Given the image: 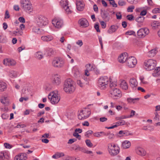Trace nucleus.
<instances>
[{"label": "nucleus", "mask_w": 160, "mask_h": 160, "mask_svg": "<svg viewBox=\"0 0 160 160\" xmlns=\"http://www.w3.org/2000/svg\"><path fill=\"white\" fill-rule=\"evenodd\" d=\"M6 88V84L3 82H0V91H3Z\"/></svg>", "instance_id": "obj_33"}, {"label": "nucleus", "mask_w": 160, "mask_h": 160, "mask_svg": "<svg viewBox=\"0 0 160 160\" xmlns=\"http://www.w3.org/2000/svg\"><path fill=\"white\" fill-rule=\"evenodd\" d=\"M149 31L147 28H142L139 29L137 32V35L140 38H143L148 35Z\"/></svg>", "instance_id": "obj_13"}, {"label": "nucleus", "mask_w": 160, "mask_h": 160, "mask_svg": "<svg viewBox=\"0 0 160 160\" xmlns=\"http://www.w3.org/2000/svg\"><path fill=\"white\" fill-rule=\"evenodd\" d=\"M75 88L74 82L71 79L68 78L65 81L63 90L67 93H72L75 91Z\"/></svg>", "instance_id": "obj_1"}, {"label": "nucleus", "mask_w": 160, "mask_h": 160, "mask_svg": "<svg viewBox=\"0 0 160 160\" xmlns=\"http://www.w3.org/2000/svg\"><path fill=\"white\" fill-rule=\"evenodd\" d=\"M37 24L40 27L45 26L48 24V20L44 16L40 15L38 16L36 19Z\"/></svg>", "instance_id": "obj_6"}, {"label": "nucleus", "mask_w": 160, "mask_h": 160, "mask_svg": "<svg viewBox=\"0 0 160 160\" xmlns=\"http://www.w3.org/2000/svg\"><path fill=\"white\" fill-rule=\"evenodd\" d=\"M76 141L77 139L75 138L70 139L68 140V143L69 144H71Z\"/></svg>", "instance_id": "obj_60"}, {"label": "nucleus", "mask_w": 160, "mask_h": 160, "mask_svg": "<svg viewBox=\"0 0 160 160\" xmlns=\"http://www.w3.org/2000/svg\"><path fill=\"white\" fill-rule=\"evenodd\" d=\"M53 25L56 28H60L63 25V20L59 18H55L52 21Z\"/></svg>", "instance_id": "obj_11"}, {"label": "nucleus", "mask_w": 160, "mask_h": 160, "mask_svg": "<svg viewBox=\"0 0 160 160\" xmlns=\"http://www.w3.org/2000/svg\"><path fill=\"white\" fill-rule=\"evenodd\" d=\"M158 51V48H155L148 52V55L150 57H153L155 55Z\"/></svg>", "instance_id": "obj_27"}, {"label": "nucleus", "mask_w": 160, "mask_h": 160, "mask_svg": "<svg viewBox=\"0 0 160 160\" xmlns=\"http://www.w3.org/2000/svg\"><path fill=\"white\" fill-rule=\"evenodd\" d=\"M72 72L75 77H79L80 74V72L79 69L76 67H74L72 69Z\"/></svg>", "instance_id": "obj_28"}, {"label": "nucleus", "mask_w": 160, "mask_h": 160, "mask_svg": "<svg viewBox=\"0 0 160 160\" xmlns=\"http://www.w3.org/2000/svg\"><path fill=\"white\" fill-rule=\"evenodd\" d=\"M127 18L128 20L130 21H132L134 19V17L132 14L127 15Z\"/></svg>", "instance_id": "obj_57"}, {"label": "nucleus", "mask_w": 160, "mask_h": 160, "mask_svg": "<svg viewBox=\"0 0 160 160\" xmlns=\"http://www.w3.org/2000/svg\"><path fill=\"white\" fill-rule=\"evenodd\" d=\"M156 62L153 59H150L145 60L144 63V68L148 71L153 70L156 66Z\"/></svg>", "instance_id": "obj_4"}, {"label": "nucleus", "mask_w": 160, "mask_h": 160, "mask_svg": "<svg viewBox=\"0 0 160 160\" xmlns=\"http://www.w3.org/2000/svg\"><path fill=\"white\" fill-rule=\"evenodd\" d=\"M78 118L79 119L82 120L86 119V118L83 115V114L81 110L80 111V112L78 116Z\"/></svg>", "instance_id": "obj_44"}, {"label": "nucleus", "mask_w": 160, "mask_h": 160, "mask_svg": "<svg viewBox=\"0 0 160 160\" xmlns=\"http://www.w3.org/2000/svg\"><path fill=\"white\" fill-rule=\"evenodd\" d=\"M76 4L78 11H82L83 10L84 4L82 0H76Z\"/></svg>", "instance_id": "obj_16"}, {"label": "nucleus", "mask_w": 160, "mask_h": 160, "mask_svg": "<svg viewBox=\"0 0 160 160\" xmlns=\"http://www.w3.org/2000/svg\"><path fill=\"white\" fill-rule=\"evenodd\" d=\"M4 146L5 148L8 149H10L13 147V146L10 144L8 143H4Z\"/></svg>", "instance_id": "obj_49"}, {"label": "nucleus", "mask_w": 160, "mask_h": 160, "mask_svg": "<svg viewBox=\"0 0 160 160\" xmlns=\"http://www.w3.org/2000/svg\"><path fill=\"white\" fill-rule=\"evenodd\" d=\"M27 158L25 153H21L16 156L14 158V160H26Z\"/></svg>", "instance_id": "obj_21"}, {"label": "nucleus", "mask_w": 160, "mask_h": 160, "mask_svg": "<svg viewBox=\"0 0 160 160\" xmlns=\"http://www.w3.org/2000/svg\"><path fill=\"white\" fill-rule=\"evenodd\" d=\"M60 3L67 14H70L72 12V8L68 6V0H62L60 2Z\"/></svg>", "instance_id": "obj_10"}, {"label": "nucleus", "mask_w": 160, "mask_h": 160, "mask_svg": "<svg viewBox=\"0 0 160 160\" xmlns=\"http://www.w3.org/2000/svg\"><path fill=\"white\" fill-rule=\"evenodd\" d=\"M130 86L133 90H135L138 85V82L136 79L134 78H130L129 81Z\"/></svg>", "instance_id": "obj_17"}, {"label": "nucleus", "mask_w": 160, "mask_h": 160, "mask_svg": "<svg viewBox=\"0 0 160 160\" xmlns=\"http://www.w3.org/2000/svg\"><path fill=\"white\" fill-rule=\"evenodd\" d=\"M7 157H8V156L6 152H0V160H3L4 158H7Z\"/></svg>", "instance_id": "obj_36"}, {"label": "nucleus", "mask_w": 160, "mask_h": 160, "mask_svg": "<svg viewBox=\"0 0 160 160\" xmlns=\"http://www.w3.org/2000/svg\"><path fill=\"white\" fill-rule=\"evenodd\" d=\"M28 99V97H21L19 100V101L21 102H22L23 100L27 101Z\"/></svg>", "instance_id": "obj_55"}, {"label": "nucleus", "mask_w": 160, "mask_h": 160, "mask_svg": "<svg viewBox=\"0 0 160 160\" xmlns=\"http://www.w3.org/2000/svg\"><path fill=\"white\" fill-rule=\"evenodd\" d=\"M151 26L153 28H158L160 26V22L157 21H154L151 23Z\"/></svg>", "instance_id": "obj_34"}, {"label": "nucleus", "mask_w": 160, "mask_h": 160, "mask_svg": "<svg viewBox=\"0 0 160 160\" xmlns=\"http://www.w3.org/2000/svg\"><path fill=\"white\" fill-rule=\"evenodd\" d=\"M101 16L102 18L104 19H107L108 16V13L105 11H103L102 10H101Z\"/></svg>", "instance_id": "obj_37"}, {"label": "nucleus", "mask_w": 160, "mask_h": 160, "mask_svg": "<svg viewBox=\"0 0 160 160\" xmlns=\"http://www.w3.org/2000/svg\"><path fill=\"white\" fill-rule=\"evenodd\" d=\"M64 154L63 152H57L52 156L53 158L57 159L60 157L64 156Z\"/></svg>", "instance_id": "obj_35"}, {"label": "nucleus", "mask_w": 160, "mask_h": 160, "mask_svg": "<svg viewBox=\"0 0 160 160\" xmlns=\"http://www.w3.org/2000/svg\"><path fill=\"white\" fill-rule=\"evenodd\" d=\"M79 23L83 27H87L89 25L88 21L85 18H82L79 20Z\"/></svg>", "instance_id": "obj_22"}, {"label": "nucleus", "mask_w": 160, "mask_h": 160, "mask_svg": "<svg viewBox=\"0 0 160 160\" xmlns=\"http://www.w3.org/2000/svg\"><path fill=\"white\" fill-rule=\"evenodd\" d=\"M108 138L109 139L113 138L114 137V135L113 133H111L110 132H108Z\"/></svg>", "instance_id": "obj_61"}, {"label": "nucleus", "mask_w": 160, "mask_h": 160, "mask_svg": "<svg viewBox=\"0 0 160 160\" xmlns=\"http://www.w3.org/2000/svg\"><path fill=\"white\" fill-rule=\"evenodd\" d=\"M145 19L143 16H140L136 18V21L138 23H143Z\"/></svg>", "instance_id": "obj_40"}, {"label": "nucleus", "mask_w": 160, "mask_h": 160, "mask_svg": "<svg viewBox=\"0 0 160 160\" xmlns=\"http://www.w3.org/2000/svg\"><path fill=\"white\" fill-rule=\"evenodd\" d=\"M110 87L111 89H112L114 88H118L116 82H111L110 81Z\"/></svg>", "instance_id": "obj_43"}, {"label": "nucleus", "mask_w": 160, "mask_h": 160, "mask_svg": "<svg viewBox=\"0 0 160 160\" xmlns=\"http://www.w3.org/2000/svg\"><path fill=\"white\" fill-rule=\"evenodd\" d=\"M135 111L133 110H132L131 111L130 115L128 116V118H132L135 115Z\"/></svg>", "instance_id": "obj_64"}, {"label": "nucleus", "mask_w": 160, "mask_h": 160, "mask_svg": "<svg viewBox=\"0 0 160 160\" xmlns=\"http://www.w3.org/2000/svg\"><path fill=\"white\" fill-rule=\"evenodd\" d=\"M139 78L142 83L144 84L147 83V82L145 80L143 76H140Z\"/></svg>", "instance_id": "obj_45"}, {"label": "nucleus", "mask_w": 160, "mask_h": 160, "mask_svg": "<svg viewBox=\"0 0 160 160\" xmlns=\"http://www.w3.org/2000/svg\"><path fill=\"white\" fill-rule=\"evenodd\" d=\"M46 54L48 56L54 54L56 52V51L54 49L52 48H48L46 50Z\"/></svg>", "instance_id": "obj_31"}, {"label": "nucleus", "mask_w": 160, "mask_h": 160, "mask_svg": "<svg viewBox=\"0 0 160 160\" xmlns=\"http://www.w3.org/2000/svg\"><path fill=\"white\" fill-rule=\"evenodd\" d=\"M119 134H121V136H126L130 135L131 134L127 130L120 131L118 133Z\"/></svg>", "instance_id": "obj_29"}, {"label": "nucleus", "mask_w": 160, "mask_h": 160, "mask_svg": "<svg viewBox=\"0 0 160 160\" xmlns=\"http://www.w3.org/2000/svg\"><path fill=\"white\" fill-rule=\"evenodd\" d=\"M52 82L54 85H59L61 82L60 76L58 74H55L53 75L52 79Z\"/></svg>", "instance_id": "obj_14"}, {"label": "nucleus", "mask_w": 160, "mask_h": 160, "mask_svg": "<svg viewBox=\"0 0 160 160\" xmlns=\"http://www.w3.org/2000/svg\"><path fill=\"white\" fill-rule=\"evenodd\" d=\"M109 92L111 97L114 99L120 98L122 96V92L118 88L110 89Z\"/></svg>", "instance_id": "obj_9"}, {"label": "nucleus", "mask_w": 160, "mask_h": 160, "mask_svg": "<svg viewBox=\"0 0 160 160\" xmlns=\"http://www.w3.org/2000/svg\"><path fill=\"white\" fill-rule=\"evenodd\" d=\"M139 100V98H127V101L128 103H135L136 102V101H138Z\"/></svg>", "instance_id": "obj_32"}, {"label": "nucleus", "mask_w": 160, "mask_h": 160, "mask_svg": "<svg viewBox=\"0 0 160 160\" xmlns=\"http://www.w3.org/2000/svg\"><path fill=\"white\" fill-rule=\"evenodd\" d=\"M87 145L89 147H91L92 146V144L90 141L89 139H87L85 141Z\"/></svg>", "instance_id": "obj_47"}, {"label": "nucleus", "mask_w": 160, "mask_h": 160, "mask_svg": "<svg viewBox=\"0 0 160 160\" xmlns=\"http://www.w3.org/2000/svg\"><path fill=\"white\" fill-rule=\"evenodd\" d=\"M108 147L109 153L111 156L117 155L120 152V149L119 147L113 143L108 144Z\"/></svg>", "instance_id": "obj_2"}, {"label": "nucleus", "mask_w": 160, "mask_h": 160, "mask_svg": "<svg viewBox=\"0 0 160 160\" xmlns=\"http://www.w3.org/2000/svg\"><path fill=\"white\" fill-rule=\"evenodd\" d=\"M9 116L6 113H3L2 115V117L4 119H7L8 118Z\"/></svg>", "instance_id": "obj_63"}, {"label": "nucleus", "mask_w": 160, "mask_h": 160, "mask_svg": "<svg viewBox=\"0 0 160 160\" xmlns=\"http://www.w3.org/2000/svg\"><path fill=\"white\" fill-rule=\"evenodd\" d=\"M134 34L135 32L132 31H128L125 33L126 35H133Z\"/></svg>", "instance_id": "obj_62"}, {"label": "nucleus", "mask_w": 160, "mask_h": 160, "mask_svg": "<svg viewBox=\"0 0 160 160\" xmlns=\"http://www.w3.org/2000/svg\"><path fill=\"white\" fill-rule=\"evenodd\" d=\"M128 58L127 53H124L122 54L119 56L118 59L120 62L123 63L125 62H126Z\"/></svg>", "instance_id": "obj_18"}, {"label": "nucleus", "mask_w": 160, "mask_h": 160, "mask_svg": "<svg viewBox=\"0 0 160 160\" xmlns=\"http://www.w3.org/2000/svg\"><path fill=\"white\" fill-rule=\"evenodd\" d=\"M81 111L86 118H88L90 115V110L89 108H84Z\"/></svg>", "instance_id": "obj_25"}, {"label": "nucleus", "mask_w": 160, "mask_h": 160, "mask_svg": "<svg viewBox=\"0 0 160 160\" xmlns=\"http://www.w3.org/2000/svg\"><path fill=\"white\" fill-rule=\"evenodd\" d=\"M120 87L124 90H127L128 89V83L125 80H121L120 83Z\"/></svg>", "instance_id": "obj_23"}, {"label": "nucleus", "mask_w": 160, "mask_h": 160, "mask_svg": "<svg viewBox=\"0 0 160 160\" xmlns=\"http://www.w3.org/2000/svg\"><path fill=\"white\" fill-rule=\"evenodd\" d=\"M122 146L124 148H128L131 146V143L129 141H125L122 142Z\"/></svg>", "instance_id": "obj_30"}, {"label": "nucleus", "mask_w": 160, "mask_h": 160, "mask_svg": "<svg viewBox=\"0 0 160 160\" xmlns=\"http://www.w3.org/2000/svg\"><path fill=\"white\" fill-rule=\"evenodd\" d=\"M80 151L87 154H91L92 153V151H88L86 148L83 147L81 148Z\"/></svg>", "instance_id": "obj_42"}, {"label": "nucleus", "mask_w": 160, "mask_h": 160, "mask_svg": "<svg viewBox=\"0 0 160 160\" xmlns=\"http://www.w3.org/2000/svg\"><path fill=\"white\" fill-rule=\"evenodd\" d=\"M136 153L140 156H145L146 154V152L144 149L141 148H138L136 150Z\"/></svg>", "instance_id": "obj_24"}, {"label": "nucleus", "mask_w": 160, "mask_h": 160, "mask_svg": "<svg viewBox=\"0 0 160 160\" xmlns=\"http://www.w3.org/2000/svg\"><path fill=\"white\" fill-rule=\"evenodd\" d=\"M125 124V121L121 120L119 121L116 122L115 123V124L112 126L110 127H106L105 128H107L108 129H112L115 128H116L119 126L124 125Z\"/></svg>", "instance_id": "obj_19"}, {"label": "nucleus", "mask_w": 160, "mask_h": 160, "mask_svg": "<svg viewBox=\"0 0 160 160\" xmlns=\"http://www.w3.org/2000/svg\"><path fill=\"white\" fill-rule=\"evenodd\" d=\"M154 72L153 73V75L154 76H157L160 74V71H158V70H155Z\"/></svg>", "instance_id": "obj_56"}, {"label": "nucleus", "mask_w": 160, "mask_h": 160, "mask_svg": "<svg viewBox=\"0 0 160 160\" xmlns=\"http://www.w3.org/2000/svg\"><path fill=\"white\" fill-rule=\"evenodd\" d=\"M155 117L154 118V119L155 121H158L159 120V115L158 112H156L154 113Z\"/></svg>", "instance_id": "obj_50"}, {"label": "nucleus", "mask_w": 160, "mask_h": 160, "mask_svg": "<svg viewBox=\"0 0 160 160\" xmlns=\"http://www.w3.org/2000/svg\"><path fill=\"white\" fill-rule=\"evenodd\" d=\"M153 13H160V8H155L152 10Z\"/></svg>", "instance_id": "obj_48"}, {"label": "nucleus", "mask_w": 160, "mask_h": 160, "mask_svg": "<svg viewBox=\"0 0 160 160\" xmlns=\"http://www.w3.org/2000/svg\"><path fill=\"white\" fill-rule=\"evenodd\" d=\"M76 44L81 47L83 43L82 40H79L76 42Z\"/></svg>", "instance_id": "obj_58"}, {"label": "nucleus", "mask_w": 160, "mask_h": 160, "mask_svg": "<svg viewBox=\"0 0 160 160\" xmlns=\"http://www.w3.org/2000/svg\"><path fill=\"white\" fill-rule=\"evenodd\" d=\"M73 135L79 140L81 138V136L78 134V133L75 131L73 133Z\"/></svg>", "instance_id": "obj_46"}, {"label": "nucleus", "mask_w": 160, "mask_h": 160, "mask_svg": "<svg viewBox=\"0 0 160 160\" xmlns=\"http://www.w3.org/2000/svg\"><path fill=\"white\" fill-rule=\"evenodd\" d=\"M127 65L130 68H134L137 63V60L134 57H129L126 61Z\"/></svg>", "instance_id": "obj_12"}, {"label": "nucleus", "mask_w": 160, "mask_h": 160, "mask_svg": "<svg viewBox=\"0 0 160 160\" xmlns=\"http://www.w3.org/2000/svg\"><path fill=\"white\" fill-rule=\"evenodd\" d=\"M32 30L33 32L39 34L41 33L42 29L38 27H34L33 28Z\"/></svg>", "instance_id": "obj_41"}, {"label": "nucleus", "mask_w": 160, "mask_h": 160, "mask_svg": "<svg viewBox=\"0 0 160 160\" xmlns=\"http://www.w3.org/2000/svg\"><path fill=\"white\" fill-rule=\"evenodd\" d=\"M41 38L44 41L48 42L52 40L53 39V37L52 35H48L42 36Z\"/></svg>", "instance_id": "obj_26"}, {"label": "nucleus", "mask_w": 160, "mask_h": 160, "mask_svg": "<svg viewBox=\"0 0 160 160\" xmlns=\"http://www.w3.org/2000/svg\"><path fill=\"white\" fill-rule=\"evenodd\" d=\"M86 70L88 71H91L92 70V67L90 64H87L86 65Z\"/></svg>", "instance_id": "obj_53"}, {"label": "nucleus", "mask_w": 160, "mask_h": 160, "mask_svg": "<svg viewBox=\"0 0 160 160\" xmlns=\"http://www.w3.org/2000/svg\"><path fill=\"white\" fill-rule=\"evenodd\" d=\"M3 63L6 66H13L16 64V62L14 60H11L9 58H6L3 60Z\"/></svg>", "instance_id": "obj_15"}, {"label": "nucleus", "mask_w": 160, "mask_h": 160, "mask_svg": "<svg viewBox=\"0 0 160 160\" xmlns=\"http://www.w3.org/2000/svg\"><path fill=\"white\" fill-rule=\"evenodd\" d=\"M48 98L50 100L52 104L58 103L60 100V98L57 91H54L50 92L48 95Z\"/></svg>", "instance_id": "obj_5"}, {"label": "nucleus", "mask_w": 160, "mask_h": 160, "mask_svg": "<svg viewBox=\"0 0 160 160\" xmlns=\"http://www.w3.org/2000/svg\"><path fill=\"white\" fill-rule=\"evenodd\" d=\"M109 79L107 76L100 77L98 81V86L102 90H104L108 86Z\"/></svg>", "instance_id": "obj_3"}, {"label": "nucleus", "mask_w": 160, "mask_h": 160, "mask_svg": "<svg viewBox=\"0 0 160 160\" xmlns=\"http://www.w3.org/2000/svg\"><path fill=\"white\" fill-rule=\"evenodd\" d=\"M9 76L11 78H15L17 76V72L14 71H11L9 72Z\"/></svg>", "instance_id": "obj_38"}, {"label": "nucleus", "mask_w": 160, "mask_h": 160, "mask_svg": "<svg viewBox=\"0 0 160 160\" xmlns=\"http://www.w3.org/2000/svg\"><path fill=\"white\" fill-rule=\"evenodd\" d=\"M52 64L55 68H61L63 67L64 61L62 58H56L52 61Z\"/></svg>", "instance_id": "obj_8"}, {"label": "nucleus", "mask_w": 160, "mask_h": 160, "mask_svg": "<svg viewBox=\"0 0 160 160\" xmlns=\"http://www.w3.org/2000/svg\"><path fill=\"white\" fill-rule=\"evenodd\" d=\"M93 132L92 130H89L87 131L85 134V136L87 137H89L90 135Z\"/></svg>", "instance_id": "obj_51"}, {"label": "nucleus", "mask_w": 160, "mask_h": 160, "mask_svg": "<svg viewBox=\"0 0 160 160\" xmlns=\"http://www.w3.org/2000/svg\"><path fill=\"white\" fill-rule=\"evenodd\" d=\"M100 24L103 28H105L106 27V23L103 21L100 22Z\"/></svg>", "instance_id": "obj_59"}, {"label": "nucleus", "mask_w": 160, "mask_h": 160, "mask_svg": "<svg viewBox=\"0 0 160 160\" xmlns=\"http://www.w3.org/2000/svg\"><path fill=\"white\" fill-rule=\"evenodd\" d=\"M20 5L23 9L26 12L32 10V4L30 0H21Z\"/></svg>", "instance_id": "obj_7"}, {"label": "nucleus", "mask_w": 160, "mask_h": 160, "mask_svg": "<svg viewBox=\"0 0 160 160\" xmlns=\"http://www.w3.org/2000/svg\"><path fill=\"white\" fill-rule=\"evenodd\" d=\"M126 4L125 1L122 0H120L118 2V4L120 6L125 5Z\"/></svg>", "instance_id": "obj_52"}, {"label": "nucleus", "mask_w": 160, "mask_h": 160, "mask_svg": "<svg viewBox=\"0 0 160 160\" xmlns=\"http://www.w3.org/2000/svg\"><path fill=\"white\" fill-rule=\"evenodd\" d=\"M35 56L39 59H42L43 57L42 53L40 52H36L35 54Z\"/></svg>", "instance_id": "obj_39"}, {"label": "nucleus", "mask_w": 160, "mask_h": 160, "mask_svg": "<svg viewBox=\"0 0 160 160\" xmlns=\"http://www.w3.org/2000/svg\"><path fill=\"white\" fill-rule=\"evenodd\" d=\"M134 8V6H131L127 8V11L128 12H133V10Z\"/></svg>", "instance_id": "obj_54"}, {"label": "nucleus", "mask_w": 160, "mask_h": 160, "mask_svg": "<svg viewBox=\"0 0 160 160\" xmlns=\"http://www.w3.org/2000/svg\"><path fill=\"white\" fill-rule=\"evenodd\" d=\"M118 28V25H112L107 31L108 33L110 34H112L115 32Z\"/></svg>", "instance_id": "obj_20"}]
</instances>
